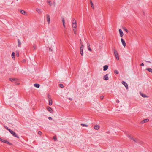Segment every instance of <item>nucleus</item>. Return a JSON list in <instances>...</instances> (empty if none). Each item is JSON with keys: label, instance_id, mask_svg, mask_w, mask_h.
<instances>
[{"label": "nucleus", "instance_id": "47", "mask_svg": "<svg viewBox=\"0 0 152 152\" xmlns=\"http://www.w3.org/2000/svg\"><path fill=\"white\" fill-rule=\"evenodd\" d=\"M1 139L0 138V140L1 141Z\"/></svg>", "mask_w": 152, "mask_h": 152}, {"label": "nucleus", "instance_id": "38", "mask_svg": "<svg viewBox=\"0 0 152 152\" xmlns=\"http://www.w3.org/2000/svg\"><path fill=\"white\" fill-rule=\"evenodd\" d=\"M26 60L25 59H23L22 61V62L23 63H25L26 62Z\"/></svg>", "mask_w": 152, "mask_h": 152}, {"label": "nucleus", "instance_id": "14", "mask_svg": "<svg viewBox=\"0 0 152 152\" xmlns=\"http://www.w3.org/2000/svg\"><path fill=\"white\" fill-rule=\"evenodd\" d=\"M149 121V119H148V118H146V119H145L143 120L141 122V123L142 124H143V123H146V122H148Z\"/></svg>", "mask_w": 152, "mask_h": 152}, {"label": "nucleus", "instance_id": "16", "mask_svg": "<svg viewBox=\"0 0 152 152\" xmlns=\"http://www.w3.org/2000/svg\"><path fill=\"white\" fill-rule=\"evenodd\" d=\"M108 68L107 65H105L103 66V71H105L107 70Z\"/></svg>", "mask_w": 152, "mask_h": 152}, {"label": "nucleus", "instance_id": "2", "mask_svg": "<svg viewBox=\"0 0 152 152\" xmlns=\"http://www.w3.org/2000/svg\"><path fill=\"white\" fill-rule=\"evenodd\" d=\"M46 19L47 22L48 23V24H49L50 23V15L48 14H47L46 15Z\"/></svg>", "mask_w": 152, "mask_h": 152}, {"label": "nucleus", "instance_id": "42", "mask_svg": "<svg viewBox=\"0 0 152 152\" xmlns=\"http://www.w3.org/2000/svg\"><path fill=\"white\" fill-rule=\"evenodd\" d=\"M140 66H144V64L143 63H142L140 65Z\"/></svg>", "mask_w": 152, "mask_h": 152}, {"label": "nucleus", "instance_id": "26", "mask_svg": "<svg viewBox=\"0 0 152 152\" xmlns=\"http://www.w3.org/2000/svg\"><path fill=\"white\" fill-rule=\"evenodd\" d=\"M146 70L149 72L152 73V69L150 68H147Z\"/></svg>", "mask_w": 152, "mask_h": 152}, {"label": "nucleus", "instance_id": "44", "mask_svg": "<svg viewBox=\"0 0 152 152\" xmlns=\"http://www.w3.org/2000/svg\"><path fill=\"white\" fill-rule=\"evenodd\" d=\"M116 102L117 103H119V100H118L116 101Z\"/></svg>", "mask_w": 152, "mask_h": 152}, {"label": "nucleus", "instance_id": "33", "mask_svg": "<svg viewBox=\"0 0 152 152\" xmlns=\"http://www.w3.org/2000/svg\"><path fill=\"white\" fill-rule=\"evenodd\" d=\"M60 86L61 88H63L64 87L63 85L62 84H60Z\"/></svg>", "mask_w": 152, "mask_h": 152}, {"label": "nucleus", "instance_id": "34", "mask_svg": "<svg viewBox=\"0 0 152 152\" xmlns=\"http://www.w3.org/2000/svg\"><path fill=\"white\" fill-rule=\"evenodd\" d=\"M48 119L50 120H52V117H49L48 118Z\"/></svg>", "mask_w": 152, "mask_h": 152}, {"label": "nucleus", "instance_id": "1", "mask_svg": "<svg viewBox=\"0 0 152 152\" xmlns=\"http://www.w3.org/2000/svg\"><path fill=\"white\" fill-rule=\"evenodd\" d=\"M72 26L74 32L75 34L76 33V20L75 19L73 21Z\"/></svg>", "mask_w": 152, "mask_h": 152}, {"label": "nucleus", "instance_id": "21", "mask_svg": "<svg viewBox=\"0 0 152 152\" xmlns=\"http://www.w3.org/2000/svg\"><path fill=\"white\" fill-rule=\"evenodd\" d=\"M34 86L36 88H39L40 85L39 84L36 83L34 84Z\"/></svg>", "mask_w": 152, "mask_h": 152}, {"label": "nucleus", "instance_id": "45", "mask_svg": "<svg viewBox=\"0 0 152 152\" xmlns=\"http://www.w3.org/2000/svg\"><path fill=\"white\" fill-rule=\"evenodd\" d=\"M69 99L70 100H72V98H69Z\"/></svg>", "mask_w": 152, "mask_h": 152}, {"label": "nucleus", "instance_id": "8", "mask_svg": "<svg viewBox=\"0 0 152 152\" xmlns=\"http://www.w3.org/2000/svg\"><path fill=\"white\" fill-rule=\"evenodd\" d=\"M122 83L125 86L126 89H128V84L125 82L123 81L122 82Z\"/></svg>", "mask_w": 152, "mask_h": 152}, {"label": "nucleus", "instance_id": "29", "mask_svg": "<svg viewBox=\"0 0 152 152\" xmlns=\"http://www.w3.org/2000/svg\"><path fill=\"white\" fill-rule=\"evenodd\" d=\"M5 143H7V144H8L9 145H12L11 143H10L9 141H7V140H5Z\"/></svg>", "mask_w": 152, "mask_h": 152}, {"label": "nucleus", "instance_id": "46", "mask_svg": "<svg viewBox=\"0 0 152 152\" xmlns=\"http://www.w3.org/2000/svg\"><path fill=\"white\" fill-rule=\"evenodd\" d=\"M19 84H19V83H18L17 84V85H19Z\"/></svg>", "mask_w": 152, "mask_h": 152}, {"label": "nucleus", "instance_id": "28", "mask_svg": "<svg viewBox=\"0 0 152 152\" xmlns=\"http://www.w3.org/2000/svg\"><path fill=\"white\" fill-rule=\"evenodd\" d=\"M90 3H91L92 8L93 9H94V6L91 0L90 1Z\"/></svg>", "mask_w": 152, "mask_h": 152}, {"label": "nucleus", "instance_id": "27", "mask_svg": "<svg viewBox=\"0 0 152 152\" xmlns=\"http://www.w3.org/2000/svg\"><path fill=\"white\" fill-rule=\"evenodd\" d=\"M123 30L125 31L126 32L128 33L129 32L128 30L125 27H124L123 28Z\"/></svg>", "mask_w": 152, "mask_h": 152}, {"label": "nucleus", "instance_id": "7", "mask_svg": "<svg viewBox=\"0 0 152 152\" xmlns=\"http://www.w3.org/2000/svg\"><path fill=\"white\" fill-rule=\"evenodd\" d=\"M84 48V46L83 45H82L81 46V47L80 48V54L82 56H83V49Z\"/></svg>", "mask_w": 152, "mask_h": 152}, {"label": "nucleus", "instance_id": "24", "mask_svg": "<svg viewBox=\"0 0 152 152\" xmlns=\"http://www.w3.org/2000/svg\"><path fill=\"white\" fill-rule=\"evenodd\" d=\"M47 2L49 5L51 6L52 3L51 1L50 0H47Z\"/></svg>", "mask_w": 152, "mask_h": 152}, {"label": "nucleus", "instance_id": "11", "mask_svg": "<svg viewBox=\"0 0 152 152\" xmlns=\"http://www.w3.org/2000/svg\"><path fill=\"white\" fill-rule=\"evenodd\" d=\"M121 40L123 46L124 47H125L126 45L125 41H124L123 38H121Z\"/></svg>", "mask_w": 152, "mask_h": 152}, {"label": "nucleus", "instance_id": "12", "mask_svg": "<svg viewBox=\"0 0 152 152\" xmlns=\"http://www.w3.org/2000/svg\"><path fill=\"white\" fill-rule=\"evenodd\" d=\"M20 12L23 15H27V12L26 11H24V10H21L20 11Z\"/></svg>", "mask_w": 152, "mask_h": 152}, {"label": "nucleus", "instance_id": "6", "mask_svg": "<svg viewBox=\"0 0 152 152\" xmlns=\"http://www.w3.org/2000/svg\"><path fill=\"white\" fill-rule=\"evenodd\" d=\"M9 80L10 81L15 82H17L18 80V79L15 78H9Z\"/></svg>", "mask_w": 152, "mask_h": 152}, {"label": "nucleus", "instance_id": "30", "mask_svg": "<svg viewBox=\"0 0 152 152\" xmlns=\"http://www.w3.org/2000/svg\"><path fill=\"white\" fill-rule=\"evenodd\" d=\"M81 125L82 126H85L86 127H87L88 126V125L85 124H84L82 123L81 124Z\"/></svg>", "mask_w": 152, "mask_h": 152}, {"label": "nucleus", "instance_id": "39", "mask_svg": "<svg viewBox=\"0 0 152 152\" xmlns=\"http://www.w3.org/2000/svg\"><path fill=\"white\" fill-rule=\"evenodd\" d=\"M48 99H50V98H51L50 97V96L49 95H48Z\"/></svg>", "mask_w": 152, "mask_h": 152}, {"label": "nucleus", "instance_id": "43", "mask_svg": "<svg viewBox=\"0 0 152 152\" xmlns=\"http://www.w3.org/2000/svg\"><path fill=\"white\" fill-rule=\"evenodd\" d=\"M146 62H148V63H151V62L150 61H146Z\"/></svg>", "mask_w": 152, "mask_h": 152}, {"label": "nucleus", "instance_id": "17", "mask_svg": "<svg viewBox=\"0 0 152 152\" xmlns=\"http://www.w3.org/2000/svg\"><path fill=\"white\" fill-rule=\"evenodd\" d=\"M62 21L63 23V25L64 28H65V19L64 18H62Z\"/></svg>", "mask_w": 152, "mask_h": 152}, {"label": "nucleus", "instance_id": "18", "mask_svg": "<svg viewBox=\"0 0 152 152\" xmlns=\"http://www.w3.org/2000/svg\"><path fill=\"white\" fill-rule=\"evenodd\" d=\"M18 45L19 47H21V43L19 39H18Z\"/></svg>", "mask_w": 152, "mask_h": 152}, {"label": "nucleus", "instance_id": "20", "mask_svg": "<svg viewBox=\"0 0 152 152\" xmlns=\"http://www.w3.org/2000/svg\"><path fill=\"white\" fill-rule=\"evenodd\" d=\"M140 94L141 95V96L144 98H145L147 97V96L145 95L143 93H142L141 92H140Z\"/></svg>", "mask_w": 152, "mask_h": 152}, {"label": "nucleus", "instance_id": "35", "mask_svg": "<svg viewBox=\"0 0 152 152\" xmlns=\"http://www.w3.org/2000/svg\"><path fill=\"white\" fill-rule=\"evenodd\" d=\"M38 133L39 135H41L42 134V133L41 131H39L38 132Z\"/></svg>", "mask_w": 152, "mask_h": 152}, {"label": "nucleus", "instance_id": "15", "mask_svg": "<svg viewBox=\"0 0 152 152\" xmlns=\"http://www.w3.org/2000/svg\"><path fill=\"white\" fill-rule=\"evenodd\" d=\"M119 33L120 34V36L121 37H122L123 36V33L122 31V30L121 29H119Z\"/></svg>", "mask_w": 152, "mask_h": 152}, {"label": "nucleus", "instance_id": "31", "mask_svg": "<svg viewBox=\"0 0 152 152\" xmlns=\"http://www.w3.org/2000/svg\"><path fill=\"white\" fill-rule=\"evenodd\" d=\"M5 129H7V130H8L10 132L11 130L10 129H9V128L8 127H7V126H5Z\"/></svg>", "mask_w": 152, "mask_h": 152}, {"label": "nucleus", "instance_id": "3", "mask_svg": "<svg viewBox=\"0 0 152 152\" xmlns=\"http://www.w3.org/2000/svg\"><path fill=\"white\" fill-rule=\"evenodd\" d=\"M128 137L129 138H130L131 140H133V141H134L135 142H139V140L138 139H134L133 137H131L130 135H128Z\"/></svg>", "mask_w": 152, "mask_h": 152}, {"label": "nucleus", "instance_id": "19", "mask_svg": "<svg viewBox=\"0 0 152 152\" xmlns=\"http://www.w3.org/2000/svg\"><path fill=\"white\" fill-rule=\"evenodd\" d=\"M48 101L49 102V104L50 105H51L52 104V100L51 98H50V99H48Z\"/></svg>", "mask_w": 152, "mask_h": 152}, {"label": "nucleus", "instance_id": "9", "mask_svg": "<svg viewBox=\"0 0 152 152\" xmlns=\"http://www.w3.org/2000/svg\"><path fill=\"white\" fill-rule=\"evenodd\" d=\"M47 110L51 113H53V110L50 107L48 106L47 107Z\"/></svg>", "mask_w": 152, "mask_h": 152}, {"label": "nucleus", "instance_id": "13", "mask_svg": "<svg viewBox=\"0 0 152 152\" xmlns=\"http://www.w3.org/2000/svg\"><path fill=\"white\" fill-rule=\"evenodd\" d=\"M36 11L39 14H40L42 12V11L39 9L37 8L36 9Z\"/></svg>", "mask_w": 152, "mask_h": 152}, {"label": "nucleus", "instance_id": "23", "mask_svg": "<svg viewBox=\"0 0 152 152\" xmlns=\"http://www.w3.org/2000/svg\"><path fill=\"white\" fill-rule=\"evenodd\" d=\"M15 53L14 52H13L12 54V57L13 59L15 60Z\"/></svg>", "mask_w": 152, "mask_h": 152}, {"label": "nucleus", "instance_id": "10", "mask_svg": "<svg viewBox=\"0 0 152 152\" xmlns=\"http://www.w3.org/2000/svg\"><path fill=\"white\" fill-rule=\"evenodd\" d=\"M103 79L105 80H108V74H107L105 75L103 77Z\"/></svg>", "mask_w": 152, "mask_h": 152}, {"label": "nucleus", "instance_id": "5", "mask_svg": "<svg viewBox=\"0 0 152 152\" xmlns=\"http://www.w3.org/2000/svg\"><path fill=\"white\" fill-rule=\"evenodd\" d=\"M10 132L11 134H12L15 137H17L18 138H19V137L13 131H12V130H11Z\"/></svg>", "mask_w": 152, "mask_h": 152}, {"label": "nucleus", "instance_id": "41", "mask_svg": "<svg viewBox=\"0 0 152 152\" xmlns=\"http://www.w3.org/2000/svg\"><path fill=\"white\" fill-rule=\"evenodd\" d=\"M5 140H3L2 139H1V141L2 142H5Z\"/></svg>", "mask_w": 152, "mask_h": 152}, {"label": "nucleus", "instance_id": "48", "mask_svg": "<svg viewBox=\"0 0 152 152\" xmlns=\"http://www.w3.org/2000/svg\"><path fill=\"white\" fill-rule=\"evenodd\" d=\"M18 0H17V1H18Z\"/></svg>", "mask_w": 152, "mask_h": 152}, {"label": "nucleus", "instance_id": "37", "mask_svg": "<svg viewBox=\"0 0 152 152\" xmlns=\"http://www.w3.org/2000/svg\"><path fill=\"white\" fill-rule=\"evenodd\" d=\"M16 56L17 57H18L19 56V53L18 52H16Z\"/></svg>", "mask_w": 152, "mask_h": 152}, {"label": "nucleus", "instance_id": "32", "mask_svg": "<svg viewBox=\"0 0 152 152\" xmlns=\"http://www.w3.org/2000/svg\"><path fill=\"white\" fill-rule=\"evenodd\" d=\"M114 72L116 74H118L119 73V72L117 70H115L114 71Z\"/></svg>", "mask_w": 152, "mask_h": 152}, {"label": "nucleus", "instance_id": "36", "mask_svg": "<svg viewBox=\"0 0 152 152\" xmlns=\"http://www.w3.org/2000/svg\"><path fill=\"white\" fill-rule=\"evenodd\" d=\"M104 98V96H100V99H102Z\"/></svg>", "mask_w": 152, "mask_h": 152}, {"label": "nucleus", "instance_id": "40", "mask_svg": "<svg viewBox=\"0 0 152 152\" xmlns=\"http://www.w3.org/2000/svg\"><path fill=\"white\" fill-rule=\"evenodd\" d=\"M53 139H54V140L55 141H56V140H57V138H56V137H53Z\"/></svg>", "mask_w": 152, "mask_h": 152}, {"label": "nucleus", "instance_id": "25", "mask_svg": "<svg viewBox=\"0 0 152 152\" xmlns=\"http://www.w3.org/2000/svg\"><path fill=\"white\" fill-rule=\"evenodd\" d=\"M87 45H88V50L90 51H91V48H90V45L88 43L87 44Z\"/></svg>", "mask_w": 152, "mask_h": 152}, {"label": "nucleus", "instance_id": "4", "mask_svg": "<svg viewBox=\"0 0 152 152\" xmlns=\"http://www.w3.org/2000/svg\"><path fill=\"white\" fill-rule=\"evenodd\" d=\"M114 53L116 58L117 60H118L119 59V58L117 51L115 50L114 49Z\"/></svg>", "mask_w": 152, "mask_h": 152}, {"label": "nucleus", "instance_id": "22", "mask_svg": "<svg viewBox=\"0 0 152 152\" xmlns=\"http://www.w3.org/2000/svg\"><path fill=\"white\" fill-rule=\"evenodd\" d=\"M99 126L97 125H96L94 127V129L96 130H98L99 129Z\"/></svg>", "mask_w": 152, "mask_h": 152}]
</instances>
